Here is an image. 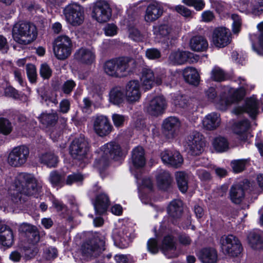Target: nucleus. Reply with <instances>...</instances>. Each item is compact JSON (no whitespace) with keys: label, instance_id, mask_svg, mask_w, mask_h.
Segmentation results:
<instances>
[{"label":"nucleus","instance_id":"obj_1","mask_svg":"<svg viewBox=\"0 0 263 263\" xmlns=\"http://www.w3.org/2000/svg\"><path fill=\"white\" fill-rule=\"evenodd\" d=\"M6 183L9 184L12 183L13 190L20 194L27 196H36L41 192L42 182L34 178L32 175L20 173L12 181L11 177H8Z\"/></svg>","mask_w":263,"mask_h":263},{"label":"nucleus","instance_id":"obj_2","mask_svg":"<svg viewBox=\"0 0 263 263\" xmlns=\"http://www.w3.org/2000/svg\"><path fill=\"white\" fill-rule=\"evenodd\" d=\"M136 68V61L128 57H120L106 61L103 65L105 73L113 78L126 77L132 73Z\"/></svg>","mask_w":263,"mask_h":263},{"label":"nucleus","instance_id":"obj_3","mask_svg":"<svg viewBox=\"0 0 263 263\" xmlns=\"http://www.w3.org/2000/svg\"><path fill=\"white\" fill-rule=\"evenodd\" d=\"M37 35V31L32 23L20 21L16 23L12 28L14 40L22 45H28L34 41Z\"/></svg>","mask_w":263,"mask_h":263},{"label":"nucleus","instance_id":"obj_4","mask_svg":"<svg viewBox=\"0 0 263 263\" xmlns=\"http://www.w3.org/2000/svg\"><path fill=\"white\" fill-rule=\"evenodd\" d=\"M121 155V148L117 143L111 142L106 143L101 147L94 166L99 170H102L108 165L110 160L118 159Z\"/></svg>","mask_w":263,"mask_h":263},{"label":"nucleus","instance_id":"obj_5","mask_svg":"<svg viewBox=\"0 0 263 263\" xmlns=\"http://www.w3.org/2000/svg\"><path fill=\"white\" fill-rule=\"evenodd\" d=\"M105 238L103 236H95L82 245V255L87 258L97 257L105 250Z\"/></svg>","mask_w":263,"mask_h":263},{"label":"nucleus","instance_id":"obj_6","mask_svg":"<svg viewBox=\"0 0 263 263\" xmlns=\"http://www.w3.org/2000/svg\"><path fill=\"white\" fill-rule=\"evenodd\" d=\"M72 42L69 37L65 35L58 36L53 43V51L59 60H65L71 53Z\"/></svg>","mask_w":263,"mask_h":263},{"label":"nucleus","instance_id":"obj_7","mask_svg":"<svg viewBox=\"0 0 263 263\" xmlns=\"http://www.w3.org/2000/svg\"><path fill=\"white\" fill-rule=\"evenodd\" d=\"M228 89L218 92L215 88L210 87L205 91L207 100L214 103L220 110H225L227 106L232 103V100L228 97Z\"/></svg>","mask_w":263,"mask_h":263},{"label":"nucleus","instance_id":"obj_8","mask_svg":"<svg viewBox=\"0 0 263 263\" xmlns=\"http://www.w3.org/2000/svg\"><path fill=\"white\" fill-rule=\"evenodd\" d=\"M219 243L223 252L232 256L240 254L242 249L239 239L233 235H223Z\"/></svg>","mask_w":263,"mask_h":263},{"label":"nucleus","instance_id":"obj_9","mask_svg":"<svg viewBox=\"0 0 263 263\" xmlns=\"http://www.w3.org/2000/svg\"><path fill=\"white\" fill-rule=\"evenodd\" d=\"M63 13L66 21L72 26H79L83 22L84 10L77 4L67 5L64 8Z\"/></svg>","mask_w":263,"mask_h":263},{"label":"nucleus","instance_id":"obj_10","mask_svg":"<svg viewBox=\"0 0 263 263\" xmlns=\"http://www.w3.org/2000/svg\"><path fill=\"white\" fill-rule=\"evenodd\" d=\"M29 149L21 145L14 147L8 157V163L11 166L20 167L25 164L29 157Z\"/></svg>","mask_w":263,"mask_h":263},{"label":"nucleus","instance_id":"obj_11","mask_svg":"<svg viewBox=\"0 0 263 263\" xmlns=\"http://www.w3.org/2000/svg\"><path fill=\"white\" fill-rule=\"evenodd\" d=\"M111 16V9L108 3L100 1L93 7L92 16L99 23H105L109 20Z\"/></svg>","mask_w":263,"mask_h":263},{"label":"nucleus","instance_id":"obj_12","mask_svg":"<svg viewBox=\"0 0 263 263\" xmlns=\"http://www.w3.org/2000/svg\"><path fill=\"white\" fill-rule=\"evenodd\" d=\"M92 127L95 133L100 137H104L109 134L112 129L109 119L103 115L92 117Z\"/></svg>","mask_w":263,"mask_h":263},{"label":"nucleus","instance_id":"obj_13","mask_svg":"<svg viewBox=\"0 0 263 263\" xmlns=\"http://www.w3.org/2000/svg\"><path fill=\"white\" fill-rule=\"evenodd\" d=\"M88 143L82 137L76 138L72 142L70 146V153L76 159L81 160L86 156L88 151Z\"/></svg>","mask_w":263,"mask_h":263},{"label":"nucleus","instance_id":"obj_14","mask_svg":"<svg viewBox=\"0 0 263 263\" xmlns=\"http://www.w3.org/2000/svg\"><path fill=\"white\" fill-rule=\"evenodd\" d=\"M198 57L193 53L180 50L171 52L168 58V63L172 65H183L187 62L192 63L197 61Z\"/></svg>","mask_w":263,"mask_h":263},{"label":"nucleus","instance_id":"obj_15","mask_svg":"<svg viewBox=\"0 0 263 263\" xmlns=\"http://www.w3.org/2000/svg\"><path fill=\"white\" fill-rule=\"evenodd\" d=\"M189 153L192 155H199L203 151L205 142L203 136L197 132H193L187 140Z\"/></svg>","mask_w":263,"mask_h":263},{"label":"nucleus","instance_id":"obj_16","mask_svg":"<svg viewBox=\"0 0 263 263\" xmlns=\"http://www.w3.org/2000/svg\"><path fill=\"white\" fill-rule=\"evenodd\" d=\"M230 30L225 27H217L212 33L213 44L218 48H223L229 44L231 41Z\"/></svg>","mask_w":263,"mask_h":263},{"label":"nucleus","instance_id":"obj_17","mask_svg":"<svg viewBox=\"0 0 263 263\" xmlns=\"http://www.w3.org/2000/svg\"><path fill=\"white\" fill-rule=\"evenodd\" d=\"M166 107L165 98L162 96H156L147 102L145 109L149 115L158 116L163 113Z\"/></svg>","mask_w":263,"mask_h":263},{"label":"nucleus","instance_id":"obj_18","mask_svg":"<svg viewBox=\"0 0 263 263\" xmlns=\"http://www.w3.org/2000/svg\"><path fill=\"white\" fill-rule=\"evenodd\" d=\"M161 159L164 164L174 168H178L183 162V159L179 152L165 150L161 153Z\"/></svg>","mask_w":263,"mask_h":263},{"label":"nucleus","instance_id":"obj_19","mask_svg":"<svg viewBox=\"0 0 263 263\" xmlns=\"http://www.w3.org/2000/svg\"><path fill=\"white\" fill-rule=\"evenodd\" d=\"M259 101L254 96L248 98L245 106H238L235 108L233 112L239 115L245 112L248 113L252 118H255L258 113Z\"/></svg>","mask_w":263,"mask_h":263},{"label":"nucleus","instance_id":"obj_20","mask_svg":"<svg viewBox=\"0 0 263 263\" xmlns=\"http://www.w3.org/2000/svg\"><path fill=\"white\" fill-rule=\"evenodd\" d=\"M74 57L78 62L86 65H91L93 64L96 59L94 49L83 47L77 50Z\"/></svg>","mask_w":263,"mask_h":263},{"label":"nucleus","instance_id":"obj_21","mask_svg":"<svg viewBox=\"0 0 263 263\" xmlns=\"http://www.w3.org/2000/svg\"><path fill=\"white\" fill-rule=\"evenodd\" d=\"M125 96L126 101L130 103L138 101L141 97L140 84L137 80L129 81L125 86Z\"/></svg>","mask_w":263,"mask_h":263},{"label":"nucleus","instance_id":"obj_22","mask_svg":"<svg viewBox=\"0 0 263 263\" xmlns=\"http://www.w3.org/2000/svg\"><path fill=\"white\" fill-rule=\"evenodd\" d=\"M161 250L168 258L175 257L178 255L174 237L171 235L166 236L164 238Z\"/></svg>","mask_w":263,"mask_h":263},{"label":"nucleus","instance_id":"obj_23","mask_svg":"<svg viewBox=\"0 0 263 263\" xmlns=\"http://www.w3.org/2000/svg\"><path fill=\"white\" fill-rule=\"evenodd\" d=\"M163 10L161 5L157 3L150 4L147 7L144 20L146 22H152L159 18L163 14Z\"/></svg>","mask_w":263,"mask_h":263},{"label":"nucleus","instance_id":"obj_24","mask_svg":"<svg viewBox=\"0 0 263 263\" xmlns=\"http://www.w3.org/2000/svg\"><path fill=\"white\" fill-rule=\"evenodd\" d=\"M190 49L196 52H203L208 48L209 44L206 38L201 35H196L192 37L190 41Z\"/></svg>","mask_w":263,"mask_h":263},{"label":"nucleus","instance_id":"obj_25","mask_svg":"<svg viewBox=\"0 0 263 263\" xmlns=\"http://www.w3.org/2000/svg\"><path fill=\"white\" fill-rule=\"evenodd\" d=\"M250 126L248 120H243L235 124L233 130L238 136V139L241 141H245L248 137V130Z\"/></svg>","mask_w":263,"mask_h":263},{"label":"nucleus","instance_id":"obj_26","mask_svg":"<svg viewBox=\"0 0 263 263\" xmlns=\"http://www.w3.org/2000/svg\"><path fill=\"white\" fill-rule=\"evenodd\" d=\"M156 178L158 186L163 190L168 189L173 181V178L170 173L164 170L160 171Z\"/></svg>","mask_w":263,"mask_h":263},{"label":"nucleus","instance_id":"obj_27","mask_svg":"<svg viewBox=\"0 0 263 263\" xmlns=\"http://www.w3.org/2000/svg\"><path fill=\"white\" fill-rule=\"evenodd\" d=\"M220 123V115L215 112L208 114L202 121L204 128L209 130L216 129L219 126Z\"/></svg>","mask_w":263,"mask_h":263},{"label":"nucleus","instance_id":"obj_28","mask_svg":"<svg viewBox=\"0 0 263 263\" xmlns=\"http://www.w3.org/2000/svg\"><path fill=\"white\" fill-rule=\"evenodd\" d=\"M167 213L173 219L181 217L183 213V203L179 199L172 200L167 207Z\"/></svg>","mask_w":263,"mask_h":263},{"label":"nucleus","instance_id":"obj_29","mask_svg":"<svg viewBox=\"0 0 263 263\" xmlns=\"http://www.w3.org/2000/svg\"><path fill=\"white\" fill-rule=\"evenodd\" d=\"M132 161L133 165L137 168L142 167L145 165V153L142 147L137 146L133 150Z\"/></svg>","mask_w":263,"mask_h":263},{"label":"nucleus","instance_id":"obj_30","mask_svg":"<svg viewBox=\"0 0 263 263\" xmlns=\"http://www.w3.org/2000/svg\"><path fill=\"white\" fill-rule=\"evenodd\" d=\"M199 258L203 263H215L217 260V253L214 248H205L199 252Z\"/></svg>","mask_w":263,"mask_h":263},{"label":"nucleus","instance_id":"obj_31","mask_svg":"<svg viewBox=\"0 0 263 263\" xmlns=\"http://www.w3.org/2000/svg\"><path fill=\"white\" fill-rule=\"evenodd\" d=\"M155 76L153 71L149 68H143L141 72V81L144 89L149 90L154 84Z\"/></svg>","mask_w":263,"mask_h":263},{"label":"nucleus","instance_id":"obj_32","mask_svg":"<svg viewBox=\"0 0 263 263\" xmlns=\"http://www.w3.org/2000/svg\"><path fill=\"white\" fill-rule=\"evenodd\" d=\"M109 204L108 197L105 194H100L96 197L94 207L97 214L101 215L106 210Z\"/></svg>","mask_w":263,"mask_h":263},{"label":"nucleus","instance_id":"obj_33","mask_svg":"<svg viewBox=\"0 0 263 263\" xmlns=\"http://www.w3.org/2000/svg\"><path fill=\"white\" fill-rule=\"evenodd\" d=\"M179 126L180 122L178 119L175 117H168L163 121L162 124L164 130L172 136L178 129Z\"/></svg>","mask_w":263,"mask_h":263},{"label":"nucleus","instance_id":"obj_34","mask_svg":"<svg viewBox=\"0 0 263 263\" xmlns=\"http://www.w3.org/2000/svg\"><path fill=\"white\" fill-rule=\"evenodd\" d=\"M183 76L186 82L197 85L199 82V76L197 70L191 67H186L183 71Z\"/></svg>","mask_w":263,"mask_h":263},{"label":"nucleus","instance_id":"obj_35","mask_svg":"<svg viewBox=\"0 0 263 263\" xmlns=\"http://www.w3.org/2000/svg\"><path fill=\"white\" fill-rule=\"evenodd\" d=\"M230 196L232 201L236 204L241 202L245 196L244 190L241 184H235L231 187Z\"/></svg>","mask_w":263,"mask_h":263},{"label":"nucleus","instance_id":"obj_36","mask_svg":"<svg viewBox=\"0 0 263 263\" xmlns=\"http://www.w3.org/2000/svg\"><path fill=\"white\" fill-rule=\"evenodd\" d=\"M175 178L179 190L182 193H185L188 189L187 174L183 171H178L175 173Z\"/></svg>","mask_w":263,"mask_h":263},{"label":"nucleus","instance_id":"obj_37","mask_svg":"<svg viewBox=\"0 0 263 263\" xmlns=\"http://www.w3.org/2000/svg\"><path fill=\"white\" fill-rule=\"evenodd\" d=\"M124 100V95L120 87L112 88L109 92V101L115 105H119Z\"/></svg>","mask_w":263,"mask_h":263},{"label":"nucleus","instance_id":"obj_38","mask_svg":"<svg viewBox=\"0 0 263 263\" xmlns=\"http://www.w3.org/2000/svg\"><path fill=\"white\" fill-rule=\"evenodd\" d=\"M40 160L41 163L46 165L48 167H55L59 162L58 157L51 152L42 154Z\"/></svg>","mask_w":263,"mask_h":263},{"label":"nucleus","instance_id":"obj_39","mask_svg":"<svg viewBox=\"0 0 263 263\" xmlns=\"http://www.w3.org/2000/svg\"><path fill=\"white\" fill-rule=\"evenodd\" d=\"M214 149L218 152H224L228 150L229 143L226 138L223 137L215 138L212 143Z\"/></svg>","mask_w":263,"mask_h":263},{"label":"nucleus","instance_id":"obj_40","mask_svg":"<svg viewBox=\"0 0 263 263\" xmlns=\"http://www.w3.org/2000/svg\"><path fill=\"white\" fill-rule=\"evenodd\" d=\"M248 241L250 246L254 249H259L263 246V239L260 236L255 232H250L248 236Z\"/></svg>","mask_w":263,"mask_h":263},{"label":"nucleus","instance_id":"obj_41","mask_svg":"<svg viewBox=\"0 0 263 263\" xmlns=\"http://www.w3.org/2000/svg\"><path fill=\"white\" fill-rule=\"evenodd\" d=\"M41 122L46 126H53L57 123L58 117L57 113H43L40 117Z\"/></svg>","mask_w":263,"mask_h":263},{"label":"nucleus","instance_id":"obj_42","mask_svg":"<svg viewBox=\"0 0 263 263\" xmlns=\"http://www.w3.org/2000/svg\"><path fill=\"white\" fill-rule=\"evenodd\" d=\"M171 9L172 11L177 12L185 19L190 20L194 17V11L183 5H178Z\"/></svg>","mask_w":263,"mask_h":263},{"label":"nucleus","instance_id":"obj_43","mask_svg":"<svg viewBox=\"0 0 263 263\" xmlns=\"http://www.w3.org/2000/svg\"><path fill=\"white\" fill-rule=\"evenodd\" d=\"M154 34L158 39H161L167 36L172 31V28L166 25H161L154 27Z\"/></svg>","mask_w":263,"mask_h":263},{"label":"nucleus","instance_id":"obj_44","mask_svg":"<svg viewBox=\"0 0 263 263\" xmlns=\"http://www.w3.org/2000/svg\"><path fill=\"white\" fill-rule=\"evenodd\" d=\"M48 179L54 187L62 186L64 184V176L57 171H52L50 173Z\"/></svg>","mask_w":263,"mask_h":263},{"label":"nucleus","instance_id":"obj_45","mask_svg":"<svg viewBox=\"0 0 263 263\" xmlns=\"http://www.w3.org/2000/svg\"><path fill=\"white\" fill-rule=\"evenodd\" d=\"M0 242L4 246L10 247L13 243V235L12 230H8L5 234H0Z\"/></svg>","mask_w":263,"mask_h":263},{"label":"nucleus","instance_id":"obj_46","mask_svg":"<svg viewBox=\"0 0 263 263\" xmlns=\"http://www.w3.org/2000/svg\"><path fill=\"white\" fill-rule=\"evenodd\" d=\"M182 2L189 7H193L198 11L202 10L205 4L203 0H182Z\"/></svg>","mask_w":263,"mask_h":263},{"label":"nucleus","instance_id":"obj_47","mask_svg":"<svg viewBox=\"0 0 263 263\" xmlns=\"http://www.w3.org/2000/svg\"><path fill=\"white\" fill-rule=\"evenodd\" d=\"M12 129L11 122L6 118H0V133L7 135L11 132Z\"/></svg>","mask_w":263,"mask_h":263},{"label":"nucleus","instance_id":"obj_48","mask_svg":"<svg viewBox=\"0 0 263 263\" xmlns=\"http://www.w3.org/2000/svg\"><path fill=\"white\" fill-rule=\"evenodd\" d=\"M83 179V176L80 173H73L67 177L65 180V184L71 185L74 183L82 182Z\"/></svg>","mask_w":263,"mask_h":263},{"label":"nucleus","instance_id":"obj_49","mask_svg":"<svg viewBox=\"0 0 263 263\" xmlns=\"http://www.w3.org/2000/svg\"><path fill=\"white\" fill-rule=\"evenodd\" d=\"M225 74L223 70L219 67H214L211 71V79L215 81H222L224 80Z\"/></svg>","mask_w":263,"mask_h":263},{"label":"nucleus","instance_id":"obj_50","mask_svg":"<svg viewBox=\"0 0 263 263\" xmlns=\"http://www.w3.org/2000/svg\"><path fill=\"white\" fill-rule=\"evenodd\" d=\"M246 162L245 159L234 160L231 162V166L235 172L239 173L244 170Z\"/></svg>","mask_w":263,"mask_h":263},{"label":"nucleus","instance_id":"obj_51","mask_svg":"<svg viewBox=\"0 0 263 263\" xmlns=\"http://www.w3.org/2000/svg\"><path fill=\"white\" fill-rule=\"evenodd\" d=\"M231 18L233 21L232 24L233 32L234 33H238L241 26V20L239 16L236 14H232Z\"/></svg>","mask_w":263,"mask_h":263},{"label":"nucleus","instance_id":"obj_52","mask_svg":"<svg viewBox=\"0 0 263 263\" xmlns=\"http://www.w3.org/2000/svg\"><path fill=\"white\" fill-rule=\"evenodd\" d=\"M26 71L30 81L31 83L35 82L36 78V71L35 66L32 64L27 65Z\"/></svg>","mask_w":263,"mask_h":263},{"label":"nucleus","instance_id":"obj_53","mask_svg":"<svg viewBox=\"0 0 263 263\" xmlns=\"http://www.w3.org/2000/svg\"><path fill=\"white\" fill-rule=\"evenodd\" d=\"M76 85V83L72 80H69L64 83L62 90L65 94H69L73 90Z\"/></svg>","mask_w":263,"mask_h":263},{"label":"nucleus","instance_id":"obj_54","mask_svg":"<svg viewBox=\"0 0 263 263\" xmlns=\"http://www.w3.org/2000/svg\"><path fill=\"white\" fill-rule=\"evenodd\" d=\"M129 37L136 42L142 41L143 39V36L139 31L134 28L129 29Z\"/></svg>","mask_w":263,"mask_h":263},{"label":"nucleus","instance_id":"obj_55","mask_svg":"<svg viewBox=\"0 0 263 263\" xmlns=\"http://www.w3.org/2000/svg\"><path fill=\"white\" fill-rule=\"evenodd\" d=\"M190 100L186 96H178L175 101L176 105L181 108H186L190 104Z\"/></svg>","mask_w":263,"mask_h":263},{"label":"nucleus","instance_id":"obj_56","mask_svg":"<svg viewBox=\"0 0 263 263\" xmlns=\"http://www.w3.org/2000/svg\"><path fill=\"white\" fill-rule=\"evenodd\" d=\"M44 255L47 259H52L58 256V251L55 248H46L44 250Z\"/></svg>","mask_w":263,"mask_h":263},{"label":"nucleus","instance_id":"obj_57","mask_svg":"<svg viewBox=\"0 0 263 263\" xmlns=\"http://www.w3.org/2000/svg\"><path fill=\"white\" fill-rule=\"evenodd\" d=\"M146 57L150 60L157 59L161 57L160 51L156 48L147 49L145 52Z\"/></svg>","mask_w":263,"mask_h":263},{"label":"nucleus","instance_id":"obj_58","mask_svg":"<svg viewBox=\"0 0 263 263\" xmlns=\"http://www.w3.org/2000/svg\"><path fill=\"white\" fill-rule=\"evenodd\" d=\"M40 74L44 79H49L52 74V70L47 64H43L40 68Z\"/></svg>","mask_w":263,"mask_h":263},{"label":"nucleus","instance_id":"obj_59","mask_svg":"<svg viewBox=\"0 0 263 263\" xmlns=\"http://www.w3.org/2000/svg\"><path fill=\"white\" fill-rule=\"evenodd\" d=\"M36 229V228L32 225L28 223H23L20 226L19 231L25 233L26 236L27 237L29 235V234L34 231Z\"/></svg>","mask_w":263,"mask_h":263},{"label":"nucleus","instance_id":"obj_60","mask_svg":"<svg viewBox=\"0 0 263 263\" xmlns=\"http://www.w3.org/2000/svg\"><path fill=\"white\" fill-rule=\"evenodd\" d=\"M112 120L115 126L121 127L123 125L125 117L122 115L114 114L112 116Z\"/></svg>","mask_w":263,"mask_h":263},{"label":"nucleus","instance_id":"obj_61","mask_svg":"<svg viewBox=\"0 0 263 263\" xmlns=\"http://www.w3.org/2000/svg\"><path fill=\"white\" fill-rule=\"evenodd\" d=\"M148 251L153 254H156L158 252L157 242L155 239H150L147 243Z\"/></svg>","mask_w":263,"mask_h":263},{"label":"nucleus","instance_id":"obj_62","mask_svg":"<svg viewBox=\"0 0 263 263\" xmlns=\"http://www.w3.org/2000/svg\"><path fill=\"white\" fill-rule=\"evenodd\" d=\"M83 111L87 114H90L91 112V107L92 104V101L88 98L86 97L83 99Z\"/></svg>","mask_w":263,"mask_h":263},{"label":"nucleus","instance_id":"obj_63","mask_svg":"<svg viewBox=\"0 0 263 263\" xmlns=\"http://www.w3.org/2000/svg\"><path fill=\"white\" fill-rule=\"evenodd\" d=\"M70 102L68 99H63L60 103V112L66 114L70 109Z\"/></svg>","mask_w":263,"mask_h":263},{"label":"nucleus","instance_id":"obj_64","mask_svg":"<svg viewBox=\"0 0 263 263\" xmlns=\"http://www.w3.org/2000/svg\"><path fill=\"white\" fill-rule=\"evenodd\" d=\"M258 4L254 5L252 9V13L255 15H259L263 12V0H259Z\"/></svg>","mask_w":263,"mask_h":263}]
</instances>
